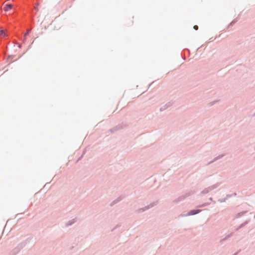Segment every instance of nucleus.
I'll return each mask as SVG.
<instances>
[{
	"label": "nucleus",
	"mask_w": 255,
	"mask_h": 255,
	"mask_svg": "<svg viewBox=\"0 0 255 255\" xmlns=\"http://www.w3.org/2000/svg\"><path fill=\"white\" fill-rule=\"evenodd\" d=\"M13 7V5L11 4H7L4 7V10L7 11L10 9H11Z\"/></svg>",
	"instance_id": "obj_1"
},
{
	"label": "nucleus",
	"mask_w": 255,
	"mask_h": 255,
	"mask_svg": "<svg viewBox=\"0 0 255 255\" xmlns=\"http://www.w3.org/2000/svg\"><path fill=\"white\" fill-rule=\"evenodd\" d=\"M7 36L6 32L4 30L0 29V36L1 37H4Z\"/></svg>",
	"instance_id": "obj_2"
},
{
	"label": "nucleus",
	"mask_w": 255,
	"mask_h": 255,
	"mask_svg": "<svg viewBox=\"0 0 255 255\" xmlns=\"http://www.w3.org/2000/svg\"><path fill=\"white\" fill-rule=\"evenodd\" d=\"M198 212V210H197V211H196L195 210H192L189 212L188 215H194V214H196V213H197Z\"/></svg>",
	"instance_id": "obj_3"
},
{
	"label": "nucleus",
	"mask_w": 255,
	"mask_h": 255,
	"mask_svg": "<svg viewBox=\"0 0 255 255\" xmlns=\"http://www.w3.org/2000/svg\"><path fill=\"white\" fill-rule=\"evenodd\" d=\"M29 30H28L24 34V39H23V41H24L26 39V35L28 34H29Z\"/></svg>",
	"instance_id": "obj_4"
},
{
	"label": "nucleus",
	"mask_w": 255,
	"mask_h": 255,
	"mask_svg": "<svg viewBox=\"0 0 255 255\" xmlns=\"http://www.w3.org/2000/svg\"><path fill=\"white\" fill-rule=\"evenodd\" d=\"M193 28L195 30H197L198 29V27L197 25H194Z\"/></svg>",
	"instance_id": "obj_5"
},
{
	"label": "nucleus",
	"mask_w": 255,
	"mask_h": 255,
	"mask_svg": "<svg viewBox=\"0 0 255 255\" xmlns=\"http://www.w3.org/2000/svg\"><path fill=\"white\" fill-rule=\"evenodd\" d=\"M35 9H36V10H38V9L37 8V7H35Z\"/></svg>",
	"instance_id": "obj_6"
},
{
	"label": "nucleus",
	"mask_w": 255,
	"mask_h": 255,
	"mask_svg": "<svg viewBox=\"0 0 255 255\" xmlns=\"http://www.w3.org/2000/svg\"><path fill=\"white\" fill-rule=\"evenodd\" d=\"M18 47L20 48V47H21V45H20V44H19V45H18Z\"/></svg>",
	"instance_id": "obj_7"
}]
</instances>
